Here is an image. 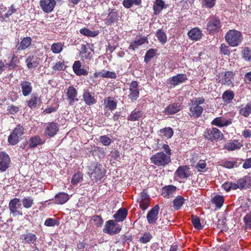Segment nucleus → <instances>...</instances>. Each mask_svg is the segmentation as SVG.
Wrapping results in <instances>:
<instances>
[{
	"mask_svg": "<svg viewBox=\"0 0 251 251\" xmlns=\"http://www.w3.org/2000/svg\"><path fill=\"white\" fill-rule=\"evenodd\" d=\"M240 113L245 117H248L251 113V103H248L245 107L241 108Z\"/></svg>",
	"mask_w": 251,
	"mask_h": 251,
	"instance_id": "nucleus-51",
	"label": "nucleus"
},
{
	"mask_svg": "<svg viewBox=\"0 0 251 251\" xmlns=\"http://www.w3.org/2000/svg\"><path fill=\"white\" fill-rule=\"evenodd\" d=\"M117 103V100L111 97L106 98L104 100V107L110 111L116 108Z\"/></svg>",
	"mask_w": 251,
	"mask_h": 251,
	"instance_id": "nucleus-26",
	"label": "nucleus"
},
{
	"mask_svg": "<svg viewBox=\"0 0 251 251\" xmlns=\"http://www.w3.org/2000/svg\"><path fill=\"white\" fill-rule=\"evenodd\" d=\"M16 57L15 55H13L10 62L7 64H6V68H8L9 70L14 69L17 66L16 65Z\"/></svg>",
	"mask_w": 251,
	"mask_h": 251,
	"instance_id": "nucleus-57",
	"label": "nucleus"
},
{
	"mask_svg": "<svg viewBox=\"0 0 251 251\" xmlns=\"http://www.w3.org/2000/svg\"><path fill=\"white\" fill-rule=\"evenodd\" d=\"M20 239L22 240L23 243L34 244L37 239V237L35 234L28 232L26 234H22Z\"/></svg>",
	"mask_w": 251,
	"mask_h": 251,
	"instance_id": "nucleus-19",
	"label": "nucleus"
},
{
	"mask_svg": "<svg viewBox=\"0 0 251 251\" xmlns=\"http://www.w3.org/2000/svg\"><path fill=\"white\" fill-rule=\"evenodd\" d=\"M156 50L155 49H151L148 50L145 56L144 61L148 62L152 58L155 56Z\"/></svg>",
	"mask_w": 251,
	"mask_h": 251,
	"instance_id": "nucleus-49",
	"label": "nucleus"
},
{
	"mask_svg": "<svg viewBox=\"0 0 251 251\" xmlns=\"http://www.w3.org/2000/svg\"><path fill=\"white\" fill-rule=\"evenodd\" d=\"M159 210V205H155L148 212L147 219L150 224H153L156 222L158 217Z\"/></svg>",
	"mask_w": 251,
	"mask_h": 251,
	"instance_id": "nucleus-9",
	"label": "nucleus"
},
{
	"mask_svg": "<svg viewBox=\"0 0 251 251\" xmlns=\"http://www.w3.org/2000/svg\"><path fill=\"white\" fill-rule=\"evenodd\" d=\"M118 12L112 10L108 13V16L104 20L105 24L108 25H111L114 23L117 22L118 20Z\"/></svg>",
	"mask_w": 251,
	"mask_h": 251,
	"instance_id": "nucleus-29",
	"label": "nucleus"
},
{
	"mask_svg": "<svg viewBox=\"0 0 251 251\" xmlns=\"http://www.w3.org/2000/svg\"><path fill=\"white\" fill-rule=\"evenodd\" d=\"M99 141L103 145L108 146L111 144L112 140L107 135H102L99 137Z\"/></svg>",
	"mask_w": 251,
	"mask_h": 251,
	"instance_id": "nucleus-53",
	"label": "nucleus"
},
{
	"mask_svg": "<svg viewBox=\"0 0 251 251\" xmlns=\"http://www.w3.org/2000/svg\"><path fill=\"white\" fill-rule=\"evenodd\" d=\"M140 207L143 210H145L149 206L150 200L138 201Z\"/></svg>",
	"mask_w": 251,
	"mask_h": 251,
	"instance_id": "nucleus-64",
	"label": "nucleus"
},
{
	"mask_svg": "<svg viewBox=\"0 0 251 251\" xmlns=\"http://www.w3.org/2000/svg\"><path fill=\"white\" fill-rule=\"evenodd\" d=\"M234 97V93L233 91L226 90L224 92L222 95V99L225 102H229Z\"/></svg>",
	"mask_w": 251,
	"mask_h": 251,
	"instance_id": "nucleus-42",
	"label": "nucleus"
},
{
	"mask_svg": "<svg viewBox=\"0 0 251 251\" xmlns=\"http://www.w3.org/2000/svg\"><path fill=\"white\" fill-rule=\"evenodd\" d=\"M99 75L102 77L110 78H116L117 76L115 72L106 70H102L101 72H99Z\"/></svg>",
	"mask_w": 251,
	"mask_h": 251,
	"instance_id": "nucleus-43",
	"label": "nucleus"
},
{
	"mask_svg": "<svg viewBox=\"0 0 251 251\" xmlns=\"http://www.w3.org/2000/svg\"><path fill=\"white\" fill-rule=\"evenodd\" d=\"M206 163L204 160H201L197 164L196 168L199 172H204V169L206 168Z\"/></svg>",
	"mask_w": 251,
	"mask_h": 251,
	"instance_id": "nucleus-60",
	"label": "nucleus"
},
{
	"mask_svg": "<svg viewBox=\"0 0 251 251\" xmlns=\"http://www.w3.org/2000/svg\"><path fill=\"white\" fill-rule=\"evenodd\" d=\"M121 230V226L119 224L112 220H109L105 223L103 232L110 235L117 234Z\"/></svg>",
	"mask_w": 251,
	"mask_h": 251,
	"instance_id": "nucleus-6",
	"label": "nucleus"
},
{
	"mask_svg": "<svg viewBox=\"0 0 251 251\" xmlns=\"http://www.w3.org/2000/svg\"><path fill=\"white\" fill-rule=\"evenodd\" d=\"M81 63L79 61H76L73 65V69L75 73L77 75H86L88 72L84 68H81Z\"/></svg>",
	"mask_w": 251,
	"mask_h": 251,
	"instance_id": "nucleus-20",
	"label": "nucleus"
},
{
	"mask_svg": "<svg viewBox=\"0 0 251 251\" xmlns=\"http://www.w3.org/2000/svg\"><path fill=\"white\" fill-rule=\"evenodd\" d=\"M83 98L85 103L88 105H91L96 102V100L94 97V93H90L87 90L84 91Z\"/></svg>",
	"mask_w": 251,
	"mask_h": 251,
	"instance_id": "nucleus-23",
	"label": "nucleus"
},
{
	"mask_svg": "<svg viewBox=\"0 0 251 251\" xmlns=\"http://www.w3.org/2000/svg\"><path fill=\"white\" fill-rule=\"evenodd\" d=\"M244 222L246 228L251 227V212L247 214L244 218Z\"/></svg>",
	"mask_w": 251,
	"mask_h": 251,
	"instance_id": "nucleus-59",
	"label": "nucleus"
},
{
	"mask_svg": "<svg viewBox=\"0 0 251 251\" xmlns=\"http://www.w3.org/2000/svg\"><path fill=\"white\" fill-rule=\"evenodd\" d=\"M190 106V115L195 118H198L201 116L203 108L201 106L198 105L197 104L193 103L191 102Z\"/></svg>",
	"mask_w": 251,
	"mask_h": 251,
	"instance_id": "nucleus-13",
	"label": "nucleus"
},
{
	"mask_svg": "<svg viewBox=\"0 0 251 251\" xmlns=\"http://www.w3.org/2000/svg\"><path fill=\"white\" fill-rule=\"evenodd\" d=\"M217 227L221 230H225L226 227L225 226V219L222 217L221 219H218L217 223Z\"/></svg>",
	"mask_w": 251,
	"mask_h": 251,
	"instance_id": "nucleus-62",
	"label": "nucleus"
},
{
	"mask_svg": "<svg viewBox=\"0 0 251 251\" xmlns=\"http://www.w3.org/2000/svg\"><path fill=\"white\" fill-rule=\"evenodd\" d=\"M231 124V120L226 119L222 117H217L211 122V124L219 127H223Z\"/></svg>",
	"mask_w": 251,
	"mask_h": 251,
	"instance_id": "nucleus-24",
	"label": "nucleus"
},
{
	"mask_svg": "<svg viewBox=\"0 0 251 251\" xmlns=\"http://www.w3.org/2000/svg\"><path fill=\"white\" fill-rule=\"evenodd\" d=\"M146 42H148L147 38L144 36H137L135 40L131 42L128 49L135 50L137 49L138 47Z\"/></svg>",
	"mask_w": 251,
	"mask_h": 251,
	"instance_id": "nucleus-15",
	"label": "nucleus"
},
{
	"mask_svg": "<svg viewBox=\"0 0 251 251\" xmlns=\"http://www.w3.org/2000/svg\"><path fill=\"white\" fill-rule=\"evenodd\" d=\"M232 76L233 75L232 72H226L224 75V78L222 79V83L227 85H230L231 84L233 85L232 80H233V78Z\"/></svg>",
	"mask_w": 251,
	"mask_h": 251,
	"instance_id": "nucleus-39",
	"label": "nucleus"
},
{
	"mask_svg": "<svg viewBox=\"0 0 251 251\" xmlns=\"http://www.w3.org/2000/svg\"><path fill=\"white\" fill-rule=\"evenodd\" d=\"M43 144V142L42 139L38 135H35L30 138L29 141V147L30 148H34Z\"/></svg>",
	"mask_w": 251,
	"mask_h": 251,
	"instance_id": "nucleus-33",
	"label": "nucleus"
},
{
	"mask_svg": "<svg viewBox=\"0 0 251 251\" xmlns=\"http://www.w3.org/2000/svg\"><path fill=\"white\" fill-rule=\"evenodd\" d=\"M143 117V112L139 110L134 109L128 117V120L132 122L138 121Z\"/></svg>",
	"mask_w": 251,
	"mask_h": 251,
	"instance_id": "nucleus-34",
	"label": "nucleus"
},
{
	"mask_svg": "<svg viewBox=\"0 0 251 251\" xmlns=\"http://www.w3.org/2000/svg\"><path fill=\"white\" fill-rule=\"evenodd\" d=\"M161 133H163V136H165L168 139L170 138L174 134L173 130L171 127H165L163 129H161L159 130Z\"/></svg>",
	"mask_w": 251,
	"mask_h": 251,
	"instance_id": "nucleus-47",
	"label": "nucleus"
},
{
	"mask_svg": "<svg viewBox=\"0 0 251 251\" xmlns=\"http://www.w3.org/2000/svg\"><path fill=\"white\" fill-rule=\"evenodd\" d=\"M67 96V100L68 101V104L70 106L73 105L75 102L79 100L77 98V91L73 86L69 87L66 93Z\"/></svg>",
	"mask_w": 251,
	"mask_h": 251,
	"instance_id": "nucleus-7",
	"label": "nucleus"
},
{
	"mask_svg": "<svg viewBox=\"0 0 251 251\" xmlns=\"http://www.w3.org/2000/svg\"><path fill=\"white\" fill-rule=\"evenodd\" d=\"M25 129L21 125H18L13 130L8 138V142L12 145H16L20 141V137L24 134Z\"/></svg>",
	"mask_w": 251,
	"mask_h": 251,
	"instance_id": "nucleus-3",
	"label": "nucleus"
},
{
	"mask_svg": "<svg viewBox=\"0 0 251 251\" xmlns=\"http://www.w3.org/2000/svg\"><path fill=\"white\" fill-rule=\"evenodd\" d=\"M138 84L137 81H132L129 85V94L128 97L132 100H136L139 97V92L138 90Z\"/></svg>",
	"mask_w": 251,
	"mask_h": 251,
	"instance_id": "nucleus-11",
	"label": "nucleus"
},
{
	"mask_svg": "<svg viewBox=\"0 0 251 251\" xmlns=\"http://www.w3.org/2000/svg\"><path fill=\"white\" fill-rule=\"evenodd\" d=\"M127 211L125 208H121L114 215V217L117 222H122L126 217Z\"/></svg>",
	"mask_w": 251,
	"mask_h": 251,
	"instance_id": "nucleus-31",
	"label": "nucleus"
},
{
	"mask_svg": "<svg viewBox=\"0 0 251 251\" xmlns=\"http://www.w3.org/2000/svg\"><path fill=\"white\" fill-rule=\"evenodd\" d=\"M65 66L63 62H57L52 67V69L54 71H61L65 69Z\"/></svg>",
	"mask_w": 251,
	"mask_h": 251,
	"instance_id": "nucleus-63",
	"label": "nucleus"
},
{
	"mask_svg": "<svg viewBox=\"0 0 251 251\" xmlns=\"http://www.w3.org/2000/svg\"><path fill=\"white\" fill-rule=\"evenodd\" d=\"M40 59L36 56L30 55L25 60L27 67L29 69H34L38 66Z\"/></svg>",
	"mask_w": 251,
	"mask_h": 251,
	"instance_id": "nucleus-21",
	"label": "nucleus"
},
{
	"mask_svg": "<svg viewBox=\"0 0 251 251\" xmlns=\"http://www.w3.org/2000/svg\"><path fill=\"white\" fill-rule=\"evenodd\" d=\"M44 225L47 226H54L58 225V222L54 219L48 218L45 221Z\"/></svg>",
	"mask_w": 251,
	"mask_h": 251,
	"instance_id": "nucleus-56",
	"label": "nucleus"
},
{
	"mask_svg": "<svg viewBox=\"0 0 251 251\" xmlns=\"http://www.w3.org/2000/svg\"><path fill=\"white\" fill-rule=\"evenodd\" d=\"M221 27V23L219 17L213 16L209 18L207 24V30L209 33L218 32Z\"/></svg>",
	"mask_w": 251,
	"mask_h": 251,
	"instance_id": "nucleus-4",
	"label": "nucleus"
},
{
	"mask_svg": "<svg viewBox=\"0 0 251 251\" xmlns=\"http://www.w3.org/2000/svg\"><path fill=\"white\" fill-rule=\"evenodd\" d=\"M152 237V235L150 232H145L143 234V236L140 238L139 241L142 243L146 244L150 241Z\"/></svg>",
	"mask_w": 251,
	"mask_h": 251,
	"instance_id": "nucleus-52",
	"label": "nucleus"
},
{
	"mask_svg": "<svg viewBox=\"0 0 251 251\" xmlns=\"http://www.w3.org/2000/svg\"><path fill=\"white\" fill-rule=\"evenodd\" d=\"M20 201L19 199L14 198L9 203V208L13 216L23 215L22 213L18 210V209L21 207Z\"/></svg>",
	"mask_w": 251,
	"mask_h": 251,
	"instance_id": "nucleus-8",
	"label": "nucleus"
},
{
	"mask_svg": "<svg viewBox=\"0 0 251 251\" xmlns=\"http://www.w3.org/2000/svg\"><path fill=\"white\" fill-rule=\"evenodd\" d=\"M251 186V177L246 176L238 180L236 183V188L246 189Z\"/></svg>",
	"mask_w": 251,
	"mask_h": 251,
	"instance_id": "nucleus-18",
	"label": "nucleus"
},
{
	"mask_svg": "<svg viewBox=\"0 0 251 251\" xmlns=\"http://www.w3.org/2000/svg\"><path fill=\"white\" fill-rule=\"evenodd\" d=\"M202 35L201 31L197 27L192 29L188 32L189 37L193 40L197 41L200 39Z\"/></svg>",
	"mask_w": 251,
	"mask_h": 251,
	"instance_id": "nucleus-27",
	"label": "nucleus"
},
{
	"mask_svg": "<svg viewBox=\"0 0 251 251\" xmlns=\"http://www.w3.org/2000/svg\"><path fill=\"white\" fill-rule=\"evenodd\" d=\"M82 179V175L79 172L75 174L71 180V183L73 185H76Z\"/></svg>",
	"mask_w": 251,
	"mask_h": 251,
	"instance_id": "nucleus-54",
	"label": "nucleus"
},
{
	"mask_svg": "<svg viewBox=\"0 0 251 251\" xmlns=\"http://www.w3.org/2000/svg\"><path fill=\"white\" fill-rule=\"evenodd\" d=\"M191 221L196 229L201 230L203 228V226H201L200 218L198 217L192 215L191 217Z\"/></svg>",
	"mask_w": 251,
	"mask_h": 251,
	"instance_id": "nucleus-46",
	"label": "nucleus"
},
{
	"mask_svg": "<svg viewBox=\"0 0 251 251\" xmlns=\"http://www.w3.org/2000/svg\"><path fill=\"white\" fill-rule=\"evenodd\" d=\"M187 79L185 74H180L172 77L170 83L173 86H176L179 83L185 82Z\"/></svg>",
	"mask_w": 251,
	"mask_h": 251,
	"instance_id": "nucleus-25",
	"label": "nucleus"
},
{
	"mask_svg": "<svg viewBox=\"0 0 251 251\" xmlns=\"http://www.w3.org/2000/svg\"><path fill=\"white\" fill-rule=\"evenodd\" d=\"M176 189V187L173 185L166 186L162 188L161 195L164 198H169L172 197Z\"/></svg>",
	"mask_w": 251,
	"mask_h": 251,
	"instance_id": "nucleus-22",
	"label": "nucleus"
},
{
	"mask_svg": "<svg viewBox=\"0 0 251 251\" xmlns=\"http://www.w3.org/2000/svg\"><path fill=\"white\" fill-rule=\"evenodd\" d=\"M176 175L181 179L188 178L191 175L190 169L186 166H180L176 172Z\"/></svg>",
	"mask_w": 251,
	"mask_h": 251,
	"instance_id": "nucleus-17",
	"label": "nucleus"
},
{
	"mask_svg": "<svg viewBox=\"0 0 251 251\" xmlns=\"http://www.w3.org/2000/svg\"><path fill=\"white\" fill-rule=\"evenodd\" d=\"M89 176L92 180L97 181L100 180L106 173L105 170L102 165L98 163L94 164L90 168Z\"/></svg>",
	"mask_w": 251,
	"mask_h": 251,
	"instance_id": "nucleus-2",
	"label": "nucleus"
},
{
	"mask_svg": "<svg viewBox=\"0 0 251 251\" xmlns=\"http://www.w3.org/2000/svg\"><path fill=\"white\" fill-rule=\"evenodd\" d=\"M243 58L247 61H251V50L245 47L242 51Z\"/></svg>",
	"mask_w": 251,
	"mask_h": 251,
	"instance_id": "nucleus-45",
	"label": "nucleus"
},
{
	"mask_svg": "<svg viewBox=\"0 0 251 251\" xmlns=\"http://www.w3.org/2000/svg\"><path fill=\"white\" fill-rule=\"evenodd\" d=\"M39 3L41 9L46 13L53 11L56 5L55 0H40Z\"/></svg>",
	"mask_w": 251,
	"mask_h": 251,
	"instance_id": "nucleus-10",
	"label": "nucleus"
},
{
	"mask_svg": "<svg viewBox=\"0 0 251 251\" xmlns=\"http://www.w3.org/2000/svg\"><path fill=\"white\" fill-rule=\"evenodd\" d=\"M223 187L226 191H229L231 189H235V183L227 181L222 185Z\"/></svg>",
	"mask_w": 251,
	"mask_h": 251,
	"instance_id": "nucleus-55",
	"label": "nucleus"
},
{
	"mask_svg": "<svg viewBox=\"0 0 251 251\" xmlns=\"http://www.w3.org/2000/svg\"><path fill=\"white\" fill-rule=\"evenodd\" d=\"M212 201L216 205V207L220 208L223 204L224 198L220 195H217L212 199Z\"/></svg>",
	"mask_w": 251,
	"mask_h": 251,
	"instance_id": "nucleus-50",
	"label": "nucleus"
},
{
	"mask_svg": "<svg viewBox=\"0 0 251 251\" xmlns=\"http://www.w3.org/2000/svg\"><path fill=\"white\" fill-rule=\"evenodd\" d=\"M54 199L56 203L63 204L69 200V195L66 193L60 192L55 196Z\"/></svg>",
	"mask_w": 251,
	"mask_h": 251,
	"instance_id": "nucleus-28",
	"label": "nucleus"
},
{
	"mask_svg": "<svg viewBox=\"0 0 251 251\" xmlns=\"http://www.w3.org/2000/svg\"><path fill=\"white\" fill-rule=\"evenodd\" d=\"M185 199L181 196H177L173 201V207L175 210H178L184 203Z\"/></svg>",
	"mask_w": 251,
	"mask_h": 251,
	"instance_id": "nucleus-37",
	"label": "nucleus"
},
{
	"mask_svg": "<svg viewBox=\"0 0 251 251\" xmlns=\"http://www.w3.org/2000/svg\"><path fill=\"white\" fill-rule=\"evenodd\" d=\"M180 110V106L178 103H172L169 104L165 109V113L167 115H172L175 114Z\"/></svg>",
	"mask_w": 251,
	"mask_h": 251,
	"instance_id": "nucleus-30",
	"label": "nucleus"
},
{
	"mask_svg": "<svg viewBox=\"0 0 251 251\" xmlns=\"http://www.w3.org/2000/svg\"><path fill=\"white\" fill-rule=\"evenodd\" d=\"M59 128V125L57 123L53 122L50 123L47 125L45 129L44 133L46 135L53 137L58 131Z\"/></svg>",
	"mask_w": 251,
	"mask_h": 251,
	"instance_id": "nucleus-12",
	"label": "nucleus"
},
{
	"mask_svg": "<svg viewBox=\"0 0 251 251\" xmlns=\"http://www.w3.org/2000/svg\"><path fill=\"white\" fill-rule=\"evenodd\" d=\"M10 162L9 155L4 152H0V171L4 172L8 167Z\"/></svg>",
	"mask_w": 251,
	"mask_h": 251,
	"instance_id": "nucleus-14",
	"label": "nucleus"
},
{
	"mask_svg": "<svg viewBox=\"0 0 251 251\" xmlns=\"http://www.w3.org/2000/svg\"><path fill=\"white\" fill-rule=\"evenodd\" d=\"M92 220L94 221L95 224L96 225L98 226H102L103 221L100 216L98 215H94L92 217Z\"/></svg>",
	"mask_w": 251,
	"mask_h": 251,
	"instance_id": "nucleus-58",
	"label": "nucleus"
},
{
	"mask_svg": "<svg viewBox=\"0 0 251 251\" xmlns=\"http://www.w3.org/2000/svg\"><path fill=\"white\" fill-rule=\"evenodd\" d=\"M204 136L207 140L213 142L215 140H221L223 135L219 129L213 127L207 128L204 132Z\"/></svg>",
	"mask_w": 251,
	"mask_h": 251,
	"instance_id": "nucleus-5",
	"label": "nucleus"
},
{
	"mask_svg": "<svg viewBox=\"0 0 251 251\" xmlns=\"http://www.w3.org/2000/svg\"><path fill=\"white\" fill-rule=\"evenodd\" d=\"M155 35L158 40L162 44H164L166 43L167 40V37L166 33L163 31L162 29H158L156 32Z\"/></svg>",
	"mask_w": 251,
	"mask_h": 251,
	"instance_id": "nucleus-40",
	"label": "nucleus"
},
{
	"mask_svg": "<svg viewBox=\"0 0 251 251\" xmlns=\"http://www.w3.org/2000/svg\"><path fill=\"white\" fill-rule=\"evenodd\" d=\"M20 86L22 94L25 97L29 96L32 91V86L31 82L23 80L20 82Z\"/></svg>",
	"mask_w": 251,
	"mask_h": 251,
	"instance_id": "nucleus-16",
	"label": "nucleus"
},
{
	"mask_svg": "<svg viewBox=\"0 0 251 251\" xmlns=\"http://www.w3.org/2000/svg\"><path fill=\"white\" fill-rule=\"evenodd\" d=\"M150 159L152 163L159 167H164L171 161V157L163 151L154 154Z\"/></svg>",
	"mask_w": 251,
	"mask_h": 251,
	"instance_id": "nucleus-1",
	"label": "nucleus"
},
{
	"mask_svg": "<svg viewBox=\"0 0 251 251\" xmlns=\"http://www.w3.org/2000/svg\"><path fill=\"white\" fill-rule=\"evenodd\" d=\"M226 39L228 44L232 47L235 46V30H230L227 32Z\"/></svg>",
	"mask_w": 251,
	"mask_h": 251,
	"instance_id": "nucleus-35",
	"label": "nucleus"
},
{
	"mask_svg": "<svg viewBox=\"0 0 251 251\" xmlns=\"http://www.w3.org/2000/svg\"><path fill=\"white\" fill-rule=\"evenodd\" d=\"M23 206L25 208H30L33 204V199L30 197L25 198L22 201Z\"/></svg>",
	"mask_w": 251,
	"mask_h": 251,
	"instance_id": "nucleus-48",
	"label": "nucleus"
},
{
	"mask_svg": "<svg viewBox=\"0 0 251 251\" xmlns=\"http://www.w3.org/2000/svg\"><path fill=\"white\" fill-rule=\"evenodd\" d=\"M220 49L221 51L226 55H229L230 53H232L233 50L230 51L229 47L226 46L224 44H222L221 45Z\"/></svg>",
	"mask_w": 251,
	"mask_h": 251,
	"instance_id": "nucleus-61",
	"label": "nucleus"
},
{
	"mask_svg": "<svg viewBox=\"0 0 251 251\" xmlns=\"http://www.w3.org/2000/svg\"><path fill=\"white\" fill-rule=\"evenodd\" d=\"M31 38L30 37H24L22 40L20 44L16 46L18 50H24L28 48L31 44Z\"/></svg>",
	"mask_w": 251,
	"mask_h": 251,
	"instance_id": "nucleus-32",
	"label": "nucleus"
},
{
	"mask_svg": "<svg viewBox=\"0 0 251 251\" xmlns=\"http://www.w3.org/2000/svg\"><path fill=\"white\" fill-rule=\"evenodd\" d=\"M64 45L61 42H57L52 44L50 50L54 53H59L62 51Z\"/></svg>",
	"mask_w": 251,
	"mask_h": 251,
	"instance_id": "nucleus-41",
	"label": "nucleus"
},
{
	"mask_svg": "<svg viewBox=\"0 0 251 251\" xmlns=\"http://www.w3.org/2000/svg\"><path fill=\"white\" fill-rule=\"evenodd\" d=\"M40 101V99L37 93L33 94L28 101V106L31 108H34L37 106V103Z\"/></svg>",
	"mask_w": 251,
	"mask_h": 251,
	"instance_id": "nucleus-36",
	"label": "nucleus"
},
{
	"mask_svg": "<svg viewBox=\"0 0 251 251\" xmlns=\"http://www.w3.org/2000/svg\"><path fill=\"white\" fill-rule=\"evenodd\" d=\"M165 2L163 0H156L153 7L154 13L155 15L158 14L165 7Z\"/></svg>",
	"mask_w": 251,
	"mask_h": 251,
	"instance_id": "nucleus-38",
	"label": "nucleus"
},
{
	"mask_svg": "<svg viewBox=\"0 0 251 251\" xmlns=\"http://www.w3.org/2000/svg\"><path fill=\"white\" fill-rule=\"evenodd\" d=\"M79 32L82 35L90 37H95L99 34V31H92L86 28L81 29Z\"/></svg>",
	"mask_w": 251,
	"mask_h": 251,
	"instance_id": "nucleus-44",
	"label": "nucleus"
}]
</instances>
